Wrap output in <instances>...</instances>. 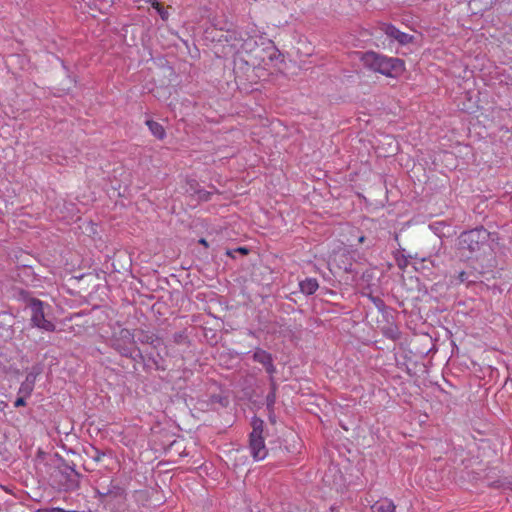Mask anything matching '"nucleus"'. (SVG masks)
I'll list each match as a JSON object with an SVG mask.
<instances>
[{"label": "nucleus", "instance_id": "1", "mask_svg": "<svg viewBox=\"0 0 512 512\" xmlns=\"http://www.w3.org/2000/svg\"><path fill=\"white\" fill-rule=\"evenodd\" d=\"M235 50V65L244 63L254 70L263 69L271 71L272 66L279 60V53L273 47L259 48L257 38L254 36H247L246 38L235 39L231 44Z\"/></svg>", "mask_w": 512, "mask_h": 512}, {"label": "nucleus", "instance_id": "2", "mask_svg": "<svg viewBox=\"0 0 512 512\" xmlns=\"http://www.w3.org/2000/svg\"><path fill=\"white\" fill-rule=\"evenodd\" d=\"M363 65L387 77H396L404 70V62L399 58L386 57L375 52H366L362 55Z\"/></svg>", "mask_w": 512, "mask_h": 512}, {"label": "nucleus", "instance_id": "3", "mask_svg": "<svg viewBox=\"0 0 512 512\" xmlns=\"http://www.w3.org/2000/svg\"><path fill=\"white\" fill-rule=\"evenodd\" d=\"M252 431L249 437V449L256 461L263 460L267 456V448L263 437L264 422L259 418H253Z\"/></svg>", "mask_w": 512, "mask_h": 512}, {"label": "nucleus", "instance_id": "4", "mask_svg": "<svg viewBox=\"0 0 512 512\" xmlns=\"http://www.w3.org/2000/svg\"><path fill=\"white\" fill-rule=\"evenodd\" d=\"M489 236V232L484 228L473 229L461 234L459 238V246L463 250L475 253L484 249Z\"/></svg>", "mask_w": 512, "mask_h": 512}, {"label": "nucleus", "instance_id": "5", "mask_svg": "<svg viewBox=\"0 0 512 512\" xmlns=\"http://www.w3.org/2000/svg\"><path fill=\"white\" fill-rule=\"evenodd\" d=\"M31 321L34 326L45 331H53L55 326L52 321L46 318L44 305L39 300H33L30 304Z\"/></svg>", "mask_w": 512, "mask_h": 512}, {"label": "nucleus", "instance_id": "6", "mask_svg": "<svg viewBox=\"0 0 512 512\" xmlns=\"http://www.w3.org/2000/svg\"><path fill=\"white\" fill-rule=\"evenodd\" d=\"M300 291L305 295L314 294L318 287V281L315 278H306L299 282Z\"/></svg>", "mask_w": 512, "mask_h": 512}, {"label": "nucleus", "instance_id": "7", "mask_svg": "<svg viewBox=\"0 0 512 512\" xmlns=\"http://www.w3.org/2000/svg\"><path fill=\"white\" fill-rule=\"evenodd\" d=\"M36 376L32 373L26 376L25 381L21 384L18 394L29 397L34 389Z\"/></svg>", "mask_w": 512, "mask_h": 512}, {"label": "nucleus", "instance_id": "8", "mask_svg": "<svg viewBox=\"0 0 512 512\" xmlns=\"http://www.w3.org/2000/svg\"><path fill=\"white\" fill-rule=\"evenodd\" d=\"M373 512H396V507L392 500L387 498L377 501L372 506Z\"/></svg>", "mask_w": 512, "mask_h": 512}, {"label": "nucleus", "instance_id": "9", "mask_svg": "<svg viewBox=\"0 0 512 512\" xmlns=\"http://www.w3.org/2000/svg\"><path fill=\"white\" fill-rule=\"evenodd\" d=\"M253 359L262 363L269 374H272L275 371V368L272 364L271 354H253Z\"/></svg>", "mask_w": 512, "mask_h": 512}, {"label": "nucleus", "instance_id": "10", "mask_svg": "<svg viewBox=\"0 0 512 512\" xmlns=\"http://www.w3.org/2000/svg\"><path fill=\"white\" fill-rule=\"evenodd\" d=\"M150 132L158 139H163L165 137V130L163 126L155 121L148 120L146 122Z\"/></svg>", "mask_w": 512, "mask_h": 512}, {"label": "nucleus", "instance_id": "11", "mask_svg": "<svg viewBox=\"0 0 512 512\" xmlns=\"http://www.w3.org/2000/svg\"><path fill=\"white\" fill-rule=\"evenodd\" d=\"M383 30H384L385 34H386L388 37H390V38H392V39H395V40H397V37H398V35H399V34H400V32H401V31H400L399 29H397L395 26L390 25V24H386V25L384 26Z\"/></svg>", "mask_w": 512, "mask_h": 512}, {"label": "nucleus", "instance_id": "12", "mask_svg": "<svg viewBox=\"0 0 512 512\" xmlns=\"http://www.w3.org/2000/svg\"><path fill=\"white\" fill-rule=\"evenodd\" d=\"M411 40L412 36L404 32H400V34L397 37V41L403 45L409 43Z\"/></svg>", "mask_w": 512, "mask_h": 512}, {"label": "nucleus", "instance_id": "13", "mask_svg": "<svg viewBox=\"0 0 512 512\" xmlns=\"http://www.w3.org/2000/svg\"><path fill=\"white\" fill-rule=\"evenodd\" d=\"M153 6L157 9V12L159 13V15L161 16V18L163 20H166L168 18L167 11L163 10V8H161L159 3H153Z\"/></svg>", "mask_w": 512, "mask_h": 512}, {"label": "nucleus", "instance_id": "14", "mask_svg": "<svg viewBox=\"0 0 512 512\" xmlns=\"http://www.w3.org/2000/svg\"><path fill=\"white\" fill-rule=\"evenodd\" d=\"M458 280L460 283H465V282H471L469 279H468V274L465 272V271H461L459 274H458Z\"/></svg>", "mask_w": 512, "mask_h": 512}, {"label": "nucleus", "instance_id": "15", "mask_svg": "<svg viewBox=\"0 0 512 512\" xmlns=\"http://www.w3.org/2000/svg\"><path fill=\"white\" fill-rule=\"evenodd\" d=\"M26 398H27V397H24L23 395H20V396L16 399V401H15V403H14V406H15V407L25 406V405H26V402H25V399H26Z\"/></svg>", "mask_w": 512, "mask_h": 512}, {"label": "nucleus", "instance_id": "16", "mask_svg": "<svg viewBox=\"0 0 512 512\" xmlns=\"http://www.w3.org/2000/svg\"><path fill=\"white\" fill-rule=\"evenodd\" d=\"M36 512H65L61 508H54V509H39Z\"/></svg>", "mask_w": 512, "mask_h": 512}, {"label": "nucleus", "instance_id": "17", "mask_svg": "<svg viewBox=\"0 0 512 512\" xmlns=\"http://www.w3.org/2000/svg\"><path fill=\"white\" fill-rule=\"evenodd\" d=\"M237 252H240L242 254H246L247 253V249L246 248H243V247H240L236 250Z\"/></svg>", "mask_w": 512, "mask_h": 512}, {"label": "nucleus", "instance_id": "18", "mask_svg": "<svg viewBox=\"0 0 512 512\" xmlns=\"http://www.w3.org/2000/svg\"><path fill=\"white\" fill-rule=\"evenodd\" d=\"M97 454H98V455H97V457H95V460H96V461H100V460H101V458L104 456V453H99V452L97 451Z\"/></svg>", "mask_w": 512, "mask_h": 512}, {"label": "nucleus", "instance_id": "19", "mask_svg": "<svg viewBox=\"0 0 512 512\" xmlns=\"http://www.w3.org/2000/svg\"><path fill=\"white\" fill-rule=\"evenodd\" d=\"M199 243H200V244H202V245H204L205 247H207V246H208V243H207V241H206L204 238H201V239L199 240Z\"/></svg>", "mask_w": 512, "mask_h": 512}, {"label": "nucleus", "instance_id": "20", "mask_svg": "<svg viewBox=\"0 0 512 512\" xmlns=\"http://www.w3.org/2000/svg\"><path fill=\"white\" fill-rule=\"evenodd\" d=\"M153 361L155 362L157 369H162V370L165 369L164 367L159 366L158 361L155 358H153Z\"/></svg>", "mask_w": 512, "mask_h": 512}, {"label": "nucleus", "instance_id": "21", "mask_svg": "<svg viewBox=\"0 0 512 512\" xmlns=\"http://www.w3.org/2000/svg\"><path fill=\"white\" fill-rule=\"evenodd\" d=\"M364 240H365V237H364V236H360V237H359V239H358L359 243H363V242H364Z\"/></svg>", "mask_w": 512, "mask_h": 512}, {"label": "nucleus", "instance_id": "22", "mask_svg": "<svg viewBox=\"0 0 512 512\" xmlns=\"http://www.w3.org/2000/svg\"><path fill=\"white\" fill-rule=\"evenodd\" d=\"M139 356L143 359V361H145L146 359L143 357V354L142 353H139Z\"/></svg>", "mask_w": 512, "mask_h": 512}, {"label": "nucleus", "instance_id": "23", "mask_svg": "<svg viewBox=\"0 0 512 512\" xmlns=\"http://www.w3.org/2000/svg\"><path fill=\"white\" fill-rule=\"evenodd\" d=\"M457 356H462V357H465L467 356V354H456Z\"/></svg>", "mask_w": 512, "mask_h": 512}, {"label": "nucleus", "instance_id": "24", "mask_svg": "<svg viewBox=\"0 0 512 512\" xmlns=\"http://www.w3.org/2000/svg\"><path fill=\"white\" fill-rule=\"evenodd\" d=\"M155 356L158 357V358H161V354L160 353L155 354Z\"/></svg>", "mask_w": 512, "mask_h": 512}, {"label": "nucleus", "instance_id": "25", "mask_svg": "<svg viewBox=\"0 0 512 512\" xmlns=\"http://www.w3.org/2000/svg\"><path fill=\"white\" fill-rule=\"evenodd\" d=\"M221 356H228L229 354L227 353H224V354H220Z\"/></svg>", "mask_w": 512, "mask_h": 512}]
</instances>
